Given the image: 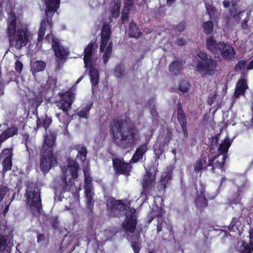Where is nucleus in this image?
<instances>
[{"mask_svg":"<svg viewBox=\"0 0 253 253\" xmlns=\"http://www.w3.org/2000/svg\"><path fill=\"white\" fill-rule=\"evenodd\" d=\"M109 131L113 142L123 149L132 148L140 140L139 131L129 119H114Z\"/></svg>","mask_w":253,"mask_h":253,"instance_id":"1","label":"nucleus"},{"mask_svg":"<svg viewBox=\"0 0 253 253\" xmlns=\"http://www.w3.org/2000/svg\"><path fill=\"white\" fill-rule=\"evenodd\" d=\"M6 34L11 46L20 50L25 46L29 40V33L27 29L22 28L16 30L17 18L14 13H11L7 21Z\"/></svg>","mask_w":253,"mask_h":253,"instance_id":"2","label":"nucleus"},{"mask_svg":"<svg viewBox=\"0 0 253 253\" xmlns=\"http://www.w3.org/2000/svg\"><path fill=\"white\" fill-rule=\"evenodd\" d=\"M56 139V134L53 132H50L44 137L40 152V168L43 172H48L52 167L57 165V158L53 153Z\"/></svg>","mask_w":253,"mask_h":253,"instance_id":"3","label":"nucleus"},{"mask_svg":"<svg viewBox=\"0 0 253 253\" xmlns=\"http://www.w3.org/2000/svg\"><path fill=\"white\" fill-rule=\"evenodd\" d=\"M46 7L45 18L41 22L40 27L38 31V42H42L46 29H49L50 32L45 37V41L50 42V39L55 38L52 34V18L59 6L60 0H44Z\"/></svg>","mask_w":253,"mask_h":253,"instance_id":"4","label":"nucleus"},{"mask_svg":"<svg viewBox=\"0 0 253 253\" xmlns=\"http://www.w3.org/2000/svg\"><path fill=\"white\" fill-rule=\"evenodd\" d=\"M61 177V183L58 187L61 193L73 190L75 180L78 177L79 166L76 160L69 158L68 165Z\"/></svg>","mask_w":253,"mask_h":253,"instance_id":"5","label":"nucleus"},{"mask_svg":"<svg viewBox=\"0 0 253 253\" xmlns=\"http://www.w3.org/2000/svg\"><path fill=\"white\" fill-rule=\"evenodd\" d=\"M25 196L30 208L34 215H39L42 209L40 189L37 184L28 182L26 185Z\"/></svg>","mask_w":253,"mask_h":253,"instance_id":"6","label":"nucleus"},{"mask_svg":"<svg viewBox=\"0 0 253 253\" xmlns=\"http://www.w3.org/2000/svg\"><path fill=\"white\" fill-rule=\"evenodd\" d=\"M197 56L201 61H198L196 65L197 71L204 76L212 75L217 67V61L211 56L209 58L208 54L202 51H200Z\"/></svg>","mask_w":253,"mask_h":253,"instance_id":"7","label":"nucleus"},{"mask_svg":"<svg viewBox=\"0 0 253 253\" xmlns=\"http://www.w3.org/2000/svg\"><path fill=\"white\" fill-rule=\"evenodd\" d=\"M107 211L109 215L113 217H120L128 208L122 200H116L114 197L109 198L106 201Z\"/></svg>","mask_w":253,"mask_h":253,"instance_id":"8","label":"nucleus"},{"mask_svg":"<svg viewBox=\"0 0 253 253\" xmlns=\"http://www.w3.org/2000/svg\"><path fill=\"white\" fill-rule=\"evenodd\" d=\"M76 88L75 86H72L65 92H59L58 95L59 99L58 101V106L62 110L70 111L72 105L75 99Z\"/></svg>","mask_w":253,"mask_h":253,"instance_id":"9","label":"nucleus"},{"mask_svg":"<svg viewBox=\"0 0 253 253\" xmlns=\"http://www.w3.org/2000/svg\"><path fill=\"white\" fill-rule=\"evenodd\" d=\"M137 218L136 210L128 208V211L125 212V218L122 224V227L126 233H133L135 231Z\"/></svg>","mask_w":253,"mask_h":253,"instance_id":"10","label":"nucleus"},{"mask_svg":"<svg viewBox=\"0 0 253 253\" xmlns=\"http://www.w3.org/2000/svg\"><path fill=\"white\" fill-rule=\"evenodd\" d=\"M156 176L150 171H147L142 180V190L141 192V197L146 202L151 195V192L155 185Z\"/></svg>","mask_w":253,"mask_h":253,"instance_id":"11","label":"nucleus"},{"mask_svg":"<svg viewBox=\"0 0 253 253\" xmlns=\"http://www.w3.org/2000/svg\"><path fill=\"white\" fill-rule=\"evenodd\" d=\"M52 42V49L53 50L56 57V61L59 66L63 64L67 59L69 52L62 45L60 44L59 39L53 38Z\"/></svg>","mask_w":253,"mask_h":253,"instance_id":"12","label":"nucleus"},{"mask_svg":"<svg viewBox=\"0 0 253 253\" xmlns=\"http://www.w3.org/2000/svg\"><path fill=\"white\" fill-rule=\"evenodd\" d=\"M113 167L117 175H130L132 169L130 163L126 162L124 159L115 158L113 159Z\"/></svg>","mask_w":253,"mask_h":253,"instance_id":"13","label":"nucleus"},{"mask_svg":"<svg viewBox=\"0 0 253 253\" xmlns=\"http://www.w3.org/2000/svg\"><path fill=\"white\" fill-rule=\"evenodd\" d=\"M177 120L181 126L184 137L188 136L187 130V120L186 114L182 109V105L180 100L177 103Z\"/></svg>","mask_w":253,"mask_h":253,"instance_id":"14","label":"nucleus"},{"mask_svg":"<svg viewBox=\"0 0 253 253\" xmlns=\"http://www.w3.org/2000/svg\"><path fill=\"white\" fill-rule=\"evenodd\" d=\"M218 50L222 57L227 61L232 60L236 55L234 47L223 42H219Z\"/></svg>","mask_w":253,"mask_h":253,"instance_id":"15","label":"nucleus"},{"mask_svg":"<svg viewBox=\"0 0 253 253\" xmlns=\"http://www.w3.org/2000/svg\"><path fill=\"white\" fill-rule=\"evenodd\" d=\"M112 34L111 25L108 23H104L101 31V43L100 51L103 52L106 48Z\"/></svg>","mask_w":253,"mask_h":253,"instance_id":"16","label":"nucleus"},{"mask_svg":"<svg viewBox=\"0 0 253 253\" xmlns=\"http://www.w3.org/2000/svg\"><path fill=\"white\" fill-rule=\"evenodd\" d=\"M219 154H215L211 159H209L208 166L211 167V171L212 173L215 172L216 169L222 170L225 165L226 158V156H222L221 159H219Z\"/></svg>","mask_w":253,"mask_h":253,"instance_id":"17","label":"nucleus"},{"mask_svg":"<svg viewBox=\"0 0 253 253\" xmlns=\"http://www.w3.org/2000/svg\"><path fill=\"white\" fill-rule=\"evenodd\" d=\"M148 143L146 142L138 146L130 160V163H136L142 160L148 150Z\"/></svg>","mask_w":253,"mask_h":253,"instance_id":"18","label":"nucleus"},{"mask_svg":"<svg viewBox=\"0 0 253 253\" xmlns=\"http://www.w3.org/2000/svg\"><path fill=\"white\" fill-rule=\"evenodd\" d=\"M12 237V235L10 234H0V253H10L11 248L8 245Z\"/></svg>","mask_w":253,"mask_h":253,"instance_id":"19","label":"nucleus"},{"mask_svg":"<svg viewBox=\"0 0 253 253\" xmlns=\"http://www.w3.org/2000/svg\"><path fill=\"white\" fill-rule=\"evenodd\" d=\"M248 88L247 80L244 78H240L236 83L234 97L239 98L240 96H245L246 91Z\"/></svg>","mask_w":253,"mask_h":253,"instance_id":"20","label":"nucleus"},{"mask_svg":"<svg viewBox=\"0 0 253 253\" xmlns=\"http://www.w3.org/2000/svg\"><path fill=\"white\" fill-rule=\"evenodd\" d=\"M89 68V76L92 86H96L99 83V72L91 63L87 66Z\"/></svg>","mask_w":253,"mask_h":253,"instance_id":"21","label":"nucleus"},{"mask_svg":"<svg viewBox=\"0 0 253 253\" xmlns=\"http://www.w3.org/2000/svg\"><path fill=\"white\" fill-rule=\"evenodd\" d=\"M207 160V156L204 154H201L199 160L197 161L194 165V171L196 173L201 171L202 169L210 167V166H208Z\"/></svg>","mask_w":253,"mask_h":253,"instance_id":"22","label":"nucleus"},{"mask_svg":"<svg viewBox=\"0 0 253 253\" xmlns=\"http://www.w3.org/2000/svg\"><path fill=\"white\" fill-rule=\"evenodd\" d=\"M182 68L183 64L181 61L178 60L172 61L169 67L170 73L175 76L179 75Z\"/></svg>","mask_w":253,"mask_h":253,"instance_id":"23","label":"nucleus"},{"mask_svg":"<svg viewBox=\"0 0 253 253\" xmlns=\"http://www.w3.org/2000/svg\"><path fill=\"white\" fill-rule=\"evenodd\" d=\"M218 44L219 42L217 43L216 41L212 36L206 39L207 48L213 54L217 53L219 47Z\"/></svg>","mask_w":253,"mask_h":253,"instance_id":"24","label":"nucleus"},{"mask_svg":"<svg viewBox=\"0 0 253 253\" xmlns=\"http://www.w3.org/2000/svg\"><path fill=\"white\" fill-rule=\"evenodd\" d=\"M93 46V43L90 42L84 48V61L86 67H87L88 64H90V63H91V60Z\"/></svg>","mask_w":253,"mask_h":253,"instance_id":"25","label":"nucleus"},{"mask_svg":"<svg viewBox=\"0 0 253 253\" xmlns=\"http://www.w3.org/2000/svg\"><path fill=\"white\" fill-rule=\"evenodd\" d=\"M231 143L232 141L229 139L226 138L224 140L218 148V154H219V156L222 155V156H226V158L227 157V153Z\"/></svg>","mask_w":253,"mask_h":253,"instance_id":"26","label":"nucleus"},{"mask_svg":"<svg viewBox=\"0 0 253 253\" xmlns=\"http://www.w3.org/2000/svg\"><path fill=\"white\" fill-rule=\"evenodd\" d=\"M84 189L87 200V207L92 212L94 207V201L92 198L93 194L91 192V186H86L84 187Z\"/></svg>","mask_w":253,"mask_h":253,"instance_id":"27","label":"nucleus"},{"mask_svg":"<svg viewBox=\"0 0 253 253\" xmlns=\"http://www.w3.org/2000/svg\"><path fill=\"white\" fill-rule=\"evenodd\" d=\"M142 33L134 21H131L128 26V36L129 37L137 38Z\"/></svg>","mask_w":253,"mask_h":253,"instance_id":"28","label":"nucleus"},{"mask_svg":"<svg viewBox=\"0 0 253 253\" xmlns=\"http://www.w3.org/2000/svg\"><path fill=\"white\" fill-rule=\"evenodd\" d=\"M46 67V64L44 61L40 60L34 62L31 65V71L33 75L36 73L42 72L44 70Z\"/></svg>","mask_w":253,"mask_h":253,"instance_id":"29","label":"nucleus"},{"mask_svg":"<svg viewBox=\"0 0 253 253\" xmlns=\"http://www.w3.org/2000/svg\"><path fill=\"white\" fill-rule=\"evenodd\" d=\"M161 216H163V210L161 207H157L156 210H152L149 213L147 222L148 224H150L156 217L157 219Z\"/></svg>","mask_w":253,"mask_h":253,"instance_id":"30","label":"nucleus"},{"mask_svg":"<svg viewBox=\"0 0 253 253\" xmlns=\"http://www.w3.org/2000/svg\"><path fill=\"white\" fill-rule=\"evenodd\" d=\"M195 203L197 208L200 210L205 209L208 205V201L206 196H197Z\"/></svg>","mask_w":253,"mask_h":253,"instance_id":"31","label":"nucleus"},{"mask_svg":"<svg viewBox=\"0 0 253 253\" xmlns=\"http://www.w3.org/2000/svg\"><path fill=\"white\" fill-rule=\"evenodd\" d=\"M62 111L61 113L56 114V116L60 123L65 125H68L70 120L69 111L62 110Z\"/></svg>","mask_w":253,"mask_h":253,"instance_id":"32","label":"nucleus"},{"mask_svg":"<svg viewBox=\"0 0 253 253\" xmlns=\"http://www.w3.org/2000/svg\"><path fill=\"white\" fill-rule=\"evenodd\" d=\"M29 100L31 105L36 109H37L43 102V98L42 93H39Z\"/></svg>","mask_w":253,"mask_h":253,"instance_id":"33","label":"nucleus"},{"mask_svg":"<svg viewBox=\"0 0 253 253\" xmlns=\"http://www.w3.org/2000/svg\"><path fill=\"white\" fill-rule=\"evenodd\" d=\"M75 149L78 151L77 159H80L82 162H84L86 160L87 151L85 146H82L79 148V146L76 147Z\"/></svg>","mask_w":253,"mask_h":253,"instance_id":"34","label":"nucleus"},{"mask_svg":"<svg viewBox=\"0 0 253 253\" xmlns=\"http://www.w3.org/2000/svg\"><path fill=\"white\" fill-rule=\"evenodd\" d=\"M242 212H241V215L237 217L236 216L233 217L232 219L230 222V224L228 226H226V227L228 228V230L230 232H235V228L236 229L238 230L239 227L237 225V223L240 222V219L242 217Z\"/></svg>","mask_w":253,"mask_h":253,"instance_id":"35","label":"nucleus"},{"mask_svg":"<svg viewBox=\"0 0 253 253\" xmlns=\"http://www.w3.org/2000/svg\"><path fill=\"white\" fill-rule=\"evenodd\" d=\"M92 106V103L90 102L88 103L82 108L80 111L78 112V115L80 118L87 119L88 117V115L89 113V111L91 110Z\"/></svg>","mask_w":253,"mask_h":253,"instance_id":"36","label":"nucleus"},{"mask_svg":"<svg viewBox=\"0 0 253 253\" xmlns=\"http://www.w3.org/2000/svg\"><path fill=\"white\" fill-rule=\"evenodd\" d=\"M253 246L243 241L240 247V253H253Z\"/></svg>","mask_w":253,"mask_h":253,"instance_id":"37","label":"nucleus"},{"mask_svg":"<svg viewBox=\"0 0 253 253\" xmlns=\"http://www.w3.org/2000/svg\"><path fill=\"white\" fill-rule=\"evenodd\" d=\"M114 74L117 79H122L123 78L125 75L124 67L121 64L117 65L114 70Z\"/></svg>","mask_w":253,"mask_h":253,"instance_id":"38","label":"nucleus"},{"mask_svg":"<svg viewBox=\"0 0 253 253\" xmlns=\"http://www.w3.org/2000/svg\"><path fill=\"white\" fill-rule=\"evenodd\" d=\"M203 27L204 33L210 35L213 32V24L212 21L209 20L203 23Z\"/></svg>","mask_w":253,"mask_h":253,"instance_id":"39","label":"nucleus"},{"mask_svg":"<svg viewBox=\"0 0 253 253\" xmlns=\"http://www.w3.org/2000/svg\"><path fill=\"white\" fill-rule=\"evenodd\" d=\"M49 222L54 230L56 231L59 230V221L58 218V216L50 217L49 218Z\"/></svg>","mask_w":253,"mask_h":253,"instance_id":"40","label":"nucleus"},{"mask_svg":"<svg viewBox=\"0 0 253 253\" xmlns=\"http://www.w3.org/2000/svg\"><path fill=\"white\" fill-rule=\"evenodd\" d=\"M2 171L6 172L11 169L12 159H3L2 163Z\"/></svg>","mask_w":253,"mask_h":253,"instance_id":"41","label":"nucleus"},{"mask_svg":"<svg viewBox=\"0 0 253 253\" xmlns=\"http://www.w3.org/2000/svg\"><path fill=\"white\" fill-rule=\"evenodd\" d=\"M190 84L186 81H181L179 84L178 89L182 93L188 92Z\"/></svg>","mask_w":253,"mask_h":253,"instance_id":"42","label":"nucleus"},{"mask_svg":"<svg viewBox=\"0 0 253 253\" xmlns=\"http://www.w3.org/2000/svg\"><path fill=\"white\" fill-rule=\"evenodd\" d=\"M139 238H137V241H131V248L133 249L134 253H139L141 249V244L138 241Z\"/></svg>","mask_w":253,"mask_h":253,"instance_id":"43","label":"nucleus"},{"mask_svg":"<svg viewBox=\"0 0 253 253\" xmlns=\"http://www.w3.org/2000/svg\"><path fill=\"white\" fill-rule=\"evenodd\" d=\"M230 205L233 208V206L234 205H239V208L241 211V212H243V211L245 209V207H244V206L243 205V204H242L241 202V200L240 199H239L238 198H237L236 199H232L230 201Z\"/></svg>","mask_w":253,"mask_h":253,"instance_id":"44","label":"nucleus"},{"mask_svg":"<svg viewBox=\"0 0 253 253\" xmlns=\"http://www.w3.org/2000/svg\"><path fill=\"white\" fill-rule=\"evenodd\" d=\"M9 192V189L6 186L0 185V203Z\"/></svg>","mask_w":253,"mask_h":253,"instance_id":"45","label":"nucleus"},{"mask_svg":"<svg viewBox=\"0 0 253 253\" xmlns=\"http://www.w3.org/2000/svg\"><path fill=\"white\" fill-rule=\"evenodd\" d=\"M23 137L25 139V145L26 150L28 152L29 155H31L32 153H33V150L29 144V142L30 141V136L28 134H25L23 135Z\"/></svg>","mask_w":253,"mask_h":253,"instance_id":"46","label":"nucleus"},{"mask_svg":"<svg viewBox=\"0 0 253 253\" xmlns=\"http://www.w3.org/2000/svg\"><path fill=\"white\" fill-rule=\"evenodd\" d=\"M166 224L165 218L163 216L159 217L157 218V233H159L162 231L163 224Z\"/></svg>","mask_w":253,"mask_h":253,"instance_id":"47","label":"nucleus"},{"mask_svg":"<svg viewBox=\"0 0 253 253\" xmlns=\"http://www.w3.org/2000/svg\"><path fill=\"white\" fill-rule=\"evenodd\" d=\"M218 137L217 136H215L212 137L211 143L210 146V150L211 152H213L217 147L218 144Z\"/></svg>","mask_w":253,"mask_h":253,"instance_id":"48","label":"nucleus"},{"mask_svg":"<svg viewBox=\"0 0 253 253\" xmlns=\"http://www.w3.org/2000/svg\"><path fill=\"white\" fill-rule=\"evenodd\" d=\"M56 84V80L53 77H49L46 82V86L47 89H50Z\"/></svg>","mask_w":253,"mask_h":253,"instance_id":"49","label":"nucleus"},{"mask_svg":"<svg viewBox=\"0 0 253 253\" xmlns=\"http://www.w3.org/2000/svg\"><path fill=\"white\" fill-rule=\"evenodd\" d=\"M246 61L244 60H241L238 62L234 68V71L238 72L245 67Z\"/></svg>","mask_w":253,"mask_h":253,"instance_id":"50","label":"nucleus"},{"mask_svg":"<svg viewBox=\"0 0 253 253\" xmlns=\"http://www.w3.org/2000/svg\"><path fill=\"white\" fill-rule=\"evenodd\" d=\"M0 155H3L4 157V159H12L13 157L12 149H4L2 151Z\"/></svg>","mask_w":253,"mask_h":253,"instance_id":"51","label":"nucleus"},{"mask_svg":"<svg viewBox=\"0 0 253 253\" xmlns=\"http://www.w3.org/2000/svg\"><path fill=\"white\" fill-rule=\"evenodd\" d=\"M241 12H235L233 9H229V15L230 16L235 19L237 21L239 22L241 19L240 15Z\"/></svg>","mask_w":253,"mask_h":253,"instance_id":"52","label":"nucleus"},{"mask_svg":"<svg viewBox=\"0 0 253 253\" xmlns=\"http://www.w3.org/2000/svg\"><path fill=\"white\" fill-rule=\"evenodd\" d=\"M51 119L47 117V116H46L43 119H42V125H43V127L46 130L49 127V126L51 125Z\"/></svg>","mask_w":253,"mask_h":253,"instance_id":"53","label":"nucleus"},{"mask_svg":"<svg viewBox=\"0 0 253 253\" xmlns=\"http://www.w3.org/2000/svg\"><path fill=\"white\" fill-rule=\"evenodd\" d=\"M23 65L22 63L19 60H16L15 63V69L16 71L20 74L23 70Z\"/></svg>","mask_w":253,"mask_h":253,"instance_id":"54","label":"nucleus"},{"mask_svg":"<svg viewBox=\"0 0 253 253\" xmlns=\"http://www.w3.org/2000/svg\"><path fill=\"white\" fill-rule=\"evenodd\" d=\"M171 175L170 171H167L162 174L161 179L168 183L171 179Z\"/></svg>","mask_w":253,"mask_h":253,"instance_id":"55","label":"nucleus"},{"mask_svg":"<svg viewBox=\"0 0 253 253\" xmlns=\"http://www.w3.org/2000/svg\"><path fill=\"white\" fill-rule=\"evenodd\" d=\"M168 182L165 181V180H163L161 179V180L159 181L158 184V187L159 191H165V189L167 187Z\"/></svg>","mask_w":253,"mask_h":253,"instance_id":"56","label":"nucleus"},{"mask_svg":"<svg viewBox=\"0 0 253 253\" xmlns=\"http://www.w3.org/2000/svg\"><path fill=\"white\" fill-rule=\"evenodd\" d=\"M196 190H197V188H196ZM197 196H199L198 195V191H197ZM205 192H206V186L205 185L202 183L200 182V195L199 196H206L205 195Z\"/></svg>","mask_w":253,"mask_h":253,"instance_id":"57","label":"nucleus"},{"mask_svg":"<svg viewBox=\"0 0 253 253\" xmlns=\"http://www.w3.org/2000/svg\"><path fill=\"white\" fill-rule=\"evenodd\" d=\"M120 14V7L119 6H116L112 8L111 11V15L114 18H117L119 16Z\"/></svg>","mask_w":253,"mask_h":253,"instance_id":"58","label":"nucleus"},{"mask_svg":"<svg viewBox=\"0 0 253 253\" xmlns=\"http://www.w3.org/2000/svg\"><path fill=\"white\" fill-rule=\"evenodd\" d=\"M185 28L186 24L184 22L179 23L175 27L176 30L179 32H183Z\"/></svg>","mask_w":253,"mask_h":253,"instance_id":"59","label":"nucleus"},{"mask_svg":"<svg viewBox=\"0 0 253 253\" xmlns=\"http://www.w3.org/2000/svg\"><path fill=\"white\" fill-rule=\"evenodd\" d=\"M163 153L164 151L160 147L158 148H154V153L156 157V159H159Z\"/></svg>","mask_w":253,"mask_h":253,"instance_id":"60","label":"nucleus"},{"mask_svg":"<svg viewBox=\"0 0 253 253\" xmlns=\"http://www.w3.org/2000/svg\"><path fill=\"white\" fill-rule=\"evenodd\" d=\"M37 233V242L38 243H40L45 240V238L43 234L39 233L38 231Z\"/></svg>","mask_w":253,"mask_h":253,"instance_id":"61","label":"nucleus"},{"mask_svg":"<svg viewBox=\"0 0 253 253\" xmlns=\"http://www.w3.org/2000/svg\"><path fill=\"white\" fill-rule=\"evenodd\" d=\"M249 238H250L249 244L253 246V227H251L249 230Z\"/></svg>","mask_w":253,"mask_h":253,"instance_id":"62","label":"nucleus"},{"mask_svg":"<svg viewBox=\"0 0 253 253\" xmlns=\"http://www.w3.org/2000/svg\"><path fill=\"white\" fill-rule=\"evenodd\" d=\"M176 43L181 46L186 44V41L183 38H179L176 40Z\"/></svg>","mask_w":253,"mask_h":253,"instance_id":"63","label":"nucleus"},{"mask_svg":"<svg viewBox=\"0 0 253 253\" xmlns=\"http://www.w3.org/2000/svg\"><path fill=\"white\" fill-rule=\"evenodd\" d=\"M111 54L104 52L103 55V61L104 64H107L109 58H110Z\"/></svg>","mask_w":253,"mask_h":253,"instance_id":"64","label":"nucleus"}]
</instances>
